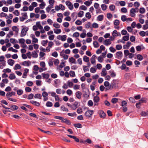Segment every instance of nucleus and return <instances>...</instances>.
Here are the masks:
<instances>
[{
  "mask_svg": "<svg viewBox=\"0 0 148 148\" xmlns=\"http://www.w3.org/2000/svg\"><path fill=\"white\" fill-rule=\"evenodd\" d=\"M84 14V12L82 11H80L77 14V16L79 17H82Z\"/></svg>",
  "mask_w": 148,
  "mask_h": 148,
  "instance_id": "obj_28",
  "label": "nucleus"
},
{
  "mask_svg": "<svg viewBox=\"0 0 148 148\" xmlns=\"http://www.w3.org/2000/svg\"><path fill=\"white\" fill-rule=\"evenodd\" d=\"M120 23V22L117 19L115 20L114 21V25L116 26H117L118 25H119ZM115 27L117 29H119V27Z\"/></svg>",
  "mask_w": 148,
  "mask_h": 148,
  "instance_id": "obj_17",
  "label": "nucleus"
},
{
  "mask_svg": "<svg viewBox=\"0 0 148 148\" xmlns=\"http://www.w3.org/2000/svg\"><path fill=\"white\" fill-rule=\"evenodd\" d=\"M45 5L46 4L44 2H42L39 5V8L41 9H43L44 8Z\"/></svg>",
  "mask_w": 148,
  "mask_h": 148,
  "instance_id": "obj_42",
  "label": "nucleus"
},
{
  "mask_svg": "<svg viewBox=\"0 0 148 148\" xmlns=\"http://www.w3.org/2000/svg\"><path fill=\"white\" fill-rule=\"evenodd\" d=\"M63 51H62L60 53V55L65 60H67L69 57V56L67 55H66L65 53H64Z\"/></svg>",
  "mask_w": 148,
  "mask_h": 148,
  "instance_id": "obj_18",
  "label": "nucleus"
},
{
  "mask_svg": "<svg viewBox=\"0 0 148 148\" xmlns=\"http://www.w3.org/2000/svg\"><path fill=\"white\" fill-rule=\"evenodd\" d=\"M138 8H132L130 11V15L132 17H134L136 15L135 13L138 12Z\"/></svg>",
  "mask_w": 148,
  "mask_h": 148,
  "instance_id": "obj_2",
  "label": "nucleus"
},
{
  "mask_svg": "<svg viewBox=\"0 0 148 148\" xmlns=\"http://www.w3.org/2000/svg\"><path fill=\"white\" fill-rule=\"evenodd\" d=\"M9 78L11 80H12L16 78V76L13 73H12L10 75Z\"/></svg>",
  "mask_w": 148,
  "mask_h": 148,
  "instance_id": "obj_31",
  "label": "nucleus"
},
{
  "mask_svg": "<svg viewBox=\"0 0 148 148\" xmlns=\"http://www.w3.org/2000/svg\"><path fill=\"white\" fill-rule=\"evenodd\" d=\"M67 84L68 86L70 88L72 87L73 85V82L69 81H67Z\"/></svg>",
  "mask_w": 148,
  "mask_h": 148,
  "instance_id": "obj_45",
  "label": "nucleus"
},
{
  "mask_svg": "<svg viewBox=\"0 0 148 148\" xmlns=\"http://www.w3.org/2000/svg\"><path fill=\"white\" fill-rule=\"evenodd\" d=\"M93 45H94V47L95 48H97L99 46V45L98 42L96 41H94L93 42Z\"/></svg>",
  "mask_w": 148,
  "mask_h": 148,
  "instance_id": "obj_47",
  "label": "nucleus"
},
{
  "mask_svg": "<svg viewBox=\"0 0 148 148\" xmlns=\"http://www.w3.org/2000/svg\"><path fill=\"white\" fill-rule=\"evenodd\" d=\"M31 62L29 60L25 61L23 62L21 64L24 66H29L31 65Z\"/></svg>",
  "mask_w": 148,
  "mask_h": 148,
  "instance_id": "obj_11",
  "label": "nucleus"
},
{
  "mask_svg": "<svg viewBox=\"0 0 148 148\" xmlns=\"http://www.w3.org/2000/svg\"><path fill=\"white\" fill-rule=\"evenodd\" d=\"M12 29L16 33H17L18 32V29L16 26H13L12 27Z\"/></svg>",
  "mask_w": 148,
  "mask_h": 148,
  "instance_id": "obj_39",
  "label": "nucleus"
},
{
  "mask_svg": "<svg viewBox=\"0 0 148 148\" xmlns=\"http://www.w3.org/2000/svg\"><path fill=\"white\" fill-rule=\"evenodd\" d=\"M134 5L136 7V8H138L140 6V3L137 1L135 2L134 3Z\"/></svg>",
  "mask_w": 148,
  "mask_h": 148,
  "instance_id": "obj_53",
  "label": "nucleus"
},
{
  "mask_svg": "<svg viewBox=\"0 0 148 148\" xmlns=\"http://www.w3.org/2000/svg\"><path fill=\"white\" fill-rule=\"evenodd\" d=\"M42 95L40 94L37 93L35 95L34 97L35 99H41L42 98Z\"/></svg>",
  "mask_w": 148,
  "mask_h": 148,
  "instance_id": "obj_27",
  "label": "nucleus"
},
{
  "mask_svg": "<svg viewBox=\"0 0 148 148\" xmlns=\"http://www.w3.org/2000/svg\"><path fill=\"white\" fill-rule=\"evenodd\" d=\"M98 114L99 115L100 117L102 118H104L106 116V114L104 111L102 110H99L98 111Z\"/></svg>",
  "mask_w": 148,
  "mask_h": 148,
  "instance_id": "obj_8",
  "label": "nucleus"
},
{
  "mask_svg": "<svg viewBox=\"0 0 148 148\" xmlns=\"http://www.w3.org/2000/svg\"><path fill=\"white\" fill-rule=\"evenodd\" d=\"M113 83L112 86H114L113 87V88H118V86L117 85H116V84H118V82L119 81L116 80H113Z\"/></svg>",
  "mask_w": 148,
  "mask_h": 148,
  "instance_id": "obj_23",
  "label": "nucleus"
},
{
  "mask_svg": "<svg viewBox=\"0 0 148 148\" xmlns=\"http://www.w3.org/2000/svg\"><path fill=\"white\" fill-rule=\"evenodd\" d=\"M109 8L111 11H113L114 10L115 7L114 5H110L109 7Z\"/></svg>",
  "mask_w": 148,
  "mask_h": 148,
  "instance_id": "obj_59",
  "label": "nucleus"
},
{
  "mask_svg": "<svg viewBox=\"0 0 148 148\" xmlns=\"http://www.w3.org/2000/svg\"><path fill=\"white\" fill-rule=\"evenodd\" d=\"M53 31L55 33L57 34H58L61 32V29L57 28L54 29Z\"/></svg>",
  "mask_w": 148,
  "mask_h": 148,
  "instance_id": "obj_25",
  "label": "nucleus"
},
{
  "mask_svg": "<svg viewBox=\"0 0 148 148\" xmlns=\"http://www.w3.org/2000/svg\"><path fill=\"white\" fill-rule=\"evenodd\" d=\"M15 92H10L7 93L6 94V96L8 99L11 101L16 102L17 100L15 99H13L10 98V97L15 95Z\"/></svg>",
  "mask_w": 148,
  "mask_h": 148,
  "instance_id": "obj_1",
  "label": "nucleus"
},
{
  "mask_svg": "<svg viewBox=\"0 0 148 148\" xmlns=\"http://www.w3.org/2000/svg\"><path fill=\"white\" fill-rule=\"evenodd\" d=\"M101 7L103 11H105L107 9V6L105 4H102L101 5Z\"/></svg>",
  "mask_w": 148,
  "mask_h": 148,
  "instance_id": "obj_37",
  "label": "nucleus"
},
{
  "mask_svg": "<svg viewBox=\"0 0 148 148\" xmlns=\"http://www.w3.org/2000/svg\"><path fill=\"white\" fill-rule=\"evenodd\" d=\"M85 16L86 18L88 19H90L91 17V15L90 12H88L86 13Z\"/></svg>",
  "mask_w": 148,
  "mask_h": 148,
  "instance_id": "obj_43",
  "label": "nucleus"
},
{
  "mask_svg": "<svg viewBox=\"0 0 148 148\" xmlns=\"http://www.w3.org/2000/svg\"><path fill=\"white\" fill-rule=\"evenodd\" d=\"M99 98L98 96H95L94 97L93 100L95 106H97L98 105V103L99 101Z\"/></svg>",
  "mask_w": 148,
  "mask_h": 148,
  "instance_id": "obj_13",
  "label": "nucleus"
},
{
  "mask_svg": "<svg viewBox=\"0 0 148 148\" xmlns=\"http://www.w3.org/2000/svg\"><path fill=\"white\" fill-rule=\"evenodd\" d=\"M27 13H24L22 14V16L20 18V20L21 21H23L25 19H27Z\"/></svg>",
  "mask_w": 148,
  "mask_h": 148,
  "instance_id": "obj_10",
  "label": "nucleus"
},
{
  "mask_svg": "<svg viewBox=\"0 0 148 148\" xmlns=\"http://www.w3.org/2000/svg\"><path fill=\"white\" fill-rule=\"evenodd\" d=\"M69 75L71 77H74L75 76V72L73 71H70L69 72Z\"/></svg>",
  "mask_w": 148,
  "mask_h": 148,
  "instance_id": "obj_40",
  "label": "nucleus"
},
{
  "mask_svg": "<svg viewBox=\"0 0 148 148\" xmlns=\"http://www.w3.org/2000/svg\"><path fill=\"white\" fill-rule=\"evenodd\" d=\"M59 61L58 59H55L53 62L55 65L57 66L59 63Z\"/></svg>",
  "mask_w": 148,
  "mask_h": 148,
  "instance_id": "obj_55",
  "label": "nucleus"
},
{
  "mask_svg": "<svg viewBox=\"0 0 148 148\" xmlns=\"http://www.w3.org/2000/svg\"><path fill=\"white\" fill-rule=\"evenodd\" d=\"M46 105L48 107H51L52 106L53 103L51 102L48 101L46 103Z\"/></svg>",
  "mask_w": 148,
  "mask_h": 148,
  "instance_id": "obj_46",
  "label": "nucleus"
},
{
  "mask_svg": "<svg viewBox=\"0 0 148 148\" xmlns=\"http://www.w3.org/2000/svg\"><path fill=\"white\" fill-rule=\"evenodd\" d=\"M140 114L142 116H146L148 115V111H143L141 112Z\"/></svg>",
  "mask_w": 148,
  "mask_h": 148,
  "instance_id": "obj_44",
  "label": "nucleus"
},
{
  "mask_svg": "<svg viewBox=\"0 0 148 148\" xmlns=\"http://www.w3.org/2000/svg\"><path fill=\"white\" fill-rule=\"evenodd\" d=\"M78 102L77 101H75L74 103L72 105V109L73 110H75L78 106Z\"/></svg>",
  "mask_w": 148,
  "mask_h": 148,
  "instance_id": "obj_15",
  "label": "nucleus"
},
{
  "mask_svg": "<svg viewBox=\"0 0 148 148\" xmlns=\"http://www.w3.org/2000/svg\"><path fill=\"white\" fill-rule=\"evenodd\" d=\"M66 38L67 36L66 35H63L62 36L59 35L57 37V38L58 39L61 40L62 41H65L66 40Z\"/></svg>",
  "mask_w": 148,
  "mask_h": 148,
  "instance_id": "obj_5",
  "label": "nucleus"
},
{
  "mask_svg": "<svg viewBox=\"0 0 148 148\" xmlns=\"http://www.w3.org/2000/svg\"><path fill=\"white\" fill-rule=\"evenodd\" d=\"M144 49V47L143 46H138L136 47V49L137 51H140L141 49Z\"/></svg>",
  "mask_w": 148,
  "mask_h": 148,
  "instance_id": "obj_32",
  "label": "nucleus"
},
{
  "mask_svg": "<svg viewBox=\"0 0 148 148\" xmlns=\"http://www.w3.org/2000/svg\"><path fill=\"white\" fill-rule=\"evenodd\" d=\"M8 50L9 51H12L15 53L18 52L17 50L14 49L12 47H10L8 49Z\"/></svg>",
  "mask_w": 148,
  "mask_h": 148,
  "instance_id": "obj_52",
  "label": "nucleus"
},
{
  "mask_svg": "<svg viewBox=\"0 0 148 148\" xmlns=\"http://www.w3.org/2000/svg\"><path fill=\"white\" fill-rule=\"evenodd\" d=\"M123 40L125 41H127L129 39V34H127V35L124 36L123 37Z\"/></svg>",
  "mask_w": 148,
  "mask_h": 148,
  "instance_id": "obj_29",
  "label": "nucleus"
},
{
  "mask_svg": "<svg viewBox=\"0 0 148 148\" xmlns=\"http://www.w3.org/2000/svg\"><path fill=\"white\" fill-rule=\"evenodd\" d=\"M61 108L63 111L68 112L69 111V110L67 108H65L63 106H61Z\"/></svg>",
  "mask_w": 148,
  "mask_h": 148,
  "instance_id": "obj_54",
  "label": "nucleus"
},
{
  "mask_svg": "<svg viewBox=\"0 0 148 148\" xmlns=\"http://www.w3.org/2000/svg\"><path fill=\"white\" fill-rule=\"evenodd\" d=\"M90 71L92 73H95L96 71V69L94 67H91L90 69Z\"/></svg>",
  "mask_w": 148,
  "mask_h": 148,
  "instance_id": "obj_60",
  "label": "nucleus"
},
{
  "mask_svg": "<svg viewBox=\"0 0 148 148\" xmlns=\"http://www.w3.org/2000/svg\"><path fill=\"white\" fill-rule=\"evenodd\" d=\"M5 57L3 56H0V64L1 66H5V65L6 61L5 60Z\"/></svg>",
  "mask_w": 148,
  "mask_h": 148,
  "instance_id": "obj_4",
  "label": "nucleus"
},
{
  "mask_svg": "<svg viewBox=\"0 0 148 148\" xmlns=\"http://www.w3.org/2000/svg\"><path fill=\"white\" fill-rule=\"evenodd\" d=\"M123 55V54L122 52L119 51L116 53L115 57L118 59H120L122 57Z\"/></svg>",
  "mask_w": 148,
  "mask_h": 148,
  "instance_id": "obj_9",
  "label": "nucleus"
},
{
  "mask_svg": "<svg viewBox=\"0 0 148 148\" xmlns=\"http://www.w3.org/2000/svg\"><path fill=\"white\" fill-rule=\"evenodd\" d=\"M53 27L56 28H59L60 27V25L58 23H53Z\"/></svg>",
  "mask_w": 148,
  "mask_h": 148,
  "instance_id": "obj_56",
  "label": "nucleus"
},
{
  "mask_svg": "<svg viewBox=\"0 0 148 148\" xmlns=\"http://www.w3.org/2000/svg\"><path fill=\"white\" fill-rule=\"evenodd\" d=\"M69 61L71 63L74 64H76V63L75 60L73 57H71L69 58Z\"/></svg>",
  "mask_w": 148,
  "mask_h": 148,
  "instance_id": "obj_24",
  "label": "nucleus"
},
{
  "mask_svg": "<svg viewBox=\"0 0 148 148\" xmlns=\"http://www.w3.org/2000/svg\"><path fill=\"white\" fill-rule=\"evenodd\" d=\"M48 42V41L47 40H44L42 41L41 44L43 46H45L46 45Z\"/></svg>",
  "mask_w": 148,
  "mask_h": 148,
  "instance_id": "obj_63",
  "label": "nucleus"
},
{
  "mask_svg": "<svg viewBox=\"0 0 148 148\" xmlns=\"http://www.w3.org/2000/svg\"><path fill=\"white\" fill-rule=\"evenodd\" d=\"M28 28H23L21 30V33L20 35L21 37H23L25 36L27 32V31L28 30Z\"/></svg>",
  "mask_w": 148,
  "mask_h": 148,
  "instance_id": "obj_6",
  "label": "nucleus"
},
{
  "mask_svg": "<svg viewBox=\"0 0 148 148\" xmlns=\"http://www.w3.org/2000/svg\"><path fill=\"white\" fill-rule=\"evenodd\" d=\"M137 59L140 61L142 60L143 59V56L140 54H138L137 55Z\"/></svg>",
  "mask_w": 148,
  "mask_h": 148,
  "instance_id": "obj_38",
  "label": "nucleus"
},
{
  "mask_svg": "<svg viewBox=\"0 0 148 148\" xmlns=\"http://www.w3.org/2000/svg\"><path fill=\"white\" fill-rule=\"evenodd\" d=\"M29 69H24V73L23 74L22 77L24 78H25L27 76V73L28 72Z\"/></svg>",
  "mask_w": 148,
  "mask_h": 148,
  "instance_id": "obj_21",
  "label": "nucleus"
},
{
  "mask_svg": "<svg viewBox=\"0 0 148 148\" xmlns=\"http://www.w3.org/2000/svg\"><path fill=\"white\" fill-rule=\"evenodd\" d=\"M1 16V17H6V18L8 19V16L7 14L4 12H2L0 14Z\"/></svg>",
  "mask_w": 148,
  "mask_h": 148,
  "instance_id": "obj_51",
  "label": "nucleus"
},
{
  "mask_svg": "<svg viewBox=\"0 0 148 148\" xmlns=\"http://www.w3.org/2000/svg\"><path fill=\"white\" fill-rule=\"evenodd\" d=\"M54 59L53 58L49 60V61L48 62V64L49 66H51L53 65V60Z\"/></svg>",
  "mask_w": 148,
  "mask_h": 148,
  "instance_id": "obj_41",
  "label": "nucleus"
},
{
  "mask_svg": "<svg viewBox=\"0 0 148 148\" xmlns=\"http://www.w3.org/2000/svg\"><path fill=\"white\" fill-rule=\"evenodd\" d=\"M79 36V34L78 32H75L73 35V36L74 37H78Z\"/></svg>",
  "mask_w": 148,
  "mask_h": 148,
  "instance_id": "obj_64",
  "label": "nucleus"
},
{
  "mask_svg": "<svg viewBox=\"0 0 148 148\" xmlns=\"http://www.w3.org/2000/svg\"><path fill=\"white\" fill-rule=\"evenodd\" d=\"M83 60L84 61L86 62H88L89 61V58L87 56H85L83 57Z\"/></svg>",
  "mask_w": 148,
  "mask_h": 148,
  "instance_id": "obj_30",
  "label": "nucleus"
},
{
  "mask_svg": "<svg viewBox=\"0 0 148 148\" xmlns=\"http://www.w3.org/2000/svg\"><path fill=\"white\" fill-rule=\"evenodd\" d=\"M21 67L20 65L18 64H16L15 65L14 68V70H17L21 69Z\"/></svg>",
  "mask_w": 148,
  "mask_h": 148,
  "instance_id": "obj_36",
  "label": "nucleus"
},
{
  "mask_svg": "<svg viewBox=\"0 0 148 148\" xmlns=\"http://www.w3.org/2000/svg\"><path fill=\"white\" fill-rule=\"evenodd\" d=\"M65 3L66 5L70 10H72L73 9V5L70 1H67Z\"/></svg>",
  "mask_w": 148,
  "mask_h": 148,
  "instance_id": "obj_7",
  "label": "nucleus"
},
{
  "mask_svg": "<svg viewBox=\"0 0 148 148\" xmlns=\"http://www.w3.org/2000/svg\"><path fill=\"white\" fill-rule=\"evenodd\" d=\"M118 99L116 98H112L111 100V102L113 103H115L118 102Z\"/></svg>",
  "mask_w": 148,
  "mask_h": 148,
  "instance_id": "obj_50",
  "label": "nucleus"
},
{
  "mask_svg": "<svg viewBox=\"0 0 148 148\" xmlns=\"http://www.w3.org/2000/svg\"><path fill=\"white\" fill-rule=\"evenodd\" d=\"M66 92L67 94L69 96L71 95L73 93L72 91L70 89L67 90Z\"/></svg>",
  "mask_w": 148,
  "mask_h": 148,
  "instance_id": "obj_62",
  "label": "nucleus"
},
{
  "mask_svg": "<svg viewBox=\"0 0 148 148\" xmlns=\"http://www.w3.org/2000/svg\"><path fill=\"white\" fill-rule=\"evenodd\" d=\"M15 63L14 61L12 59H9L8 61V63L11 66H13Z\"/></svg>",
  "mask_w": 148,
  "mask_h": 148,
  "instance_id": "obj_22",
  "label": "nucleus"
},
{
  "mask_svg": "<svg viewBox=\"0 0 148 148\" xmlns=\"http://www.w3.org/2000/svg\"><path fill=\"white\" fill-rule=\"evenodd\" d=\"M30 103L34 106H36L38 107L40 105V104L39 102L35 101H30Z\"/></svg>",
  "mask_w": 148,
  "mask_h": 148,
  "instance_id": "obj_19",
  "label": "nucleus"
},
{
  "mask_svg": "<svg viewBox=\"0 0 148 148\" xmlns=\"http://www.w3.org/2000/svg\"><path fill=\"white\" fill-rule=\"evenodd\" d=\"M145 9L143 8H141L139 10V12L140 13L143 14L145 12Z\"/></svg>",
  "mask_w": 148,
  "mask_h": 148,
  "instance_id": "obj_58",
  "label": "nucleus"
},
{
  "mask_svg": "<svg viewBox=\"0 0 148 148\" xmlns=\"http://www.w3.org/2000/svg\"><path fill=\"white\" fill-rule=\"evenodd\" d=\"M111 43V40L109 39H108L105 40L103 44L105 45L108 46L109 45H110Z\"/></svg>",
  "mask_w": 148,
  "mask_h": 148,
  "instance_id": "obj_20",
  "label": "nucleus"
},
{
  "mask_svg": "<svg viewBox=\"0 0 148 148\" xmlns=\"http://www.w3.org/2000/svg\"><path fill=\"white\" fill-rule=\"evenodd\" d=\"M30 37L32 38V42L36 43L38 42V39L35 37V35L34 34H31L30 35Z\"/></svg>",
  "mask_w": 148,
  "mask_h": 148,
  "instance_id": "obj_12",
  "label": "nucleus"
},
{
  "mask_svg": "<svg viewBox=\"0 0 148 148\" xmlns=\"http://www.w3.org/2000/svg\"><path fill=\"white\" fill-rule=\"evenodd\" d=\"M107 71L106 69L105 68H103L102 70V71L101 73V74L102 76H105L107 74Z\"/></svg>",
  "mask_w": 148,
  "mask_h": 148,
  "instance_id": "obj_16",
  "label": "nucleus"
},
{
  "mask_svg": "<svg viewBox=\"0 0 148 148\" xmlns=\"http://www.w3.org/2000/svg\"><path fill=\"white\" fill-rule=\"evenodd\" d=\"M32 57L34 58H37L38 56L37 53L35 51L32 52Z\"/></svg>",
  "mask_w": 148,
  "mask_h": 148,
  "instance_id": "obj_48",
  "label": "nucleus"
},
{
  "mask_svg": "<svg viewBox=\"0 0 148 148\" xmlns=\"http://www.w3.org/2000/svg\"><path fill=\"white\" fill-rule=\"evenodd\" d=\"M42 75L43 76L44 78L46 79H48L49 77V74L48 73H42Z\"/></svg>",
  "mask_w": 148,
  "mask_h": 148,
  "instance_id": "obj_34",
  "label": "nucleus"
},
{
  "mask_svg": "<svg viewBox=\"0 0 148 148\" xmlns=\"http://www.w3.org/2000/svg\"><path fill=\"white\" fill-rule=\"evenodd\" d=\"M61 121L62 123H64L68 125H70L71 124L70 121L66 119H64L63 120Z\"/></svg>",
  "mask_w": 148,
  "mask_h": 148,
  "instance_id": "obj_26",
  "label": "nucleus"
},
{
  "mask_svg": "<svg viewBox=\"0 0 148 148\" xmlns=\"http://www.w3.org/2000/svg\"><path fill=\"white\" fill-rule=\"evenodd\" d=\"M93 112V110H88L85 112V115L87 117L90 118L91 117Z\"/></svg>",
  "mask_w": 148,
  "mask_h": 148,
  "instance_id": "obj_3",
  "label": "nucleus"
},
{
  "mask_svg": "<svg viewBox=\"0 0 148 148\" xmlns=\"http://www.w3.org/2000/svg\"><path fill=\"white\" fill-rule=\"evenodd\" d=\"M64 66V63L63 62H62L60 63V65L58 67V69L61 70Z\"/></svg>",
  "mask_w": 148,
  "mask_h": 148,
  "instance_id": "obj_33",
  "label": "nucleus"
},
{
  "mask_svg": "<svg viewBox=\"0 0 148 148\" xmlns=\"http://www.w3.org/2000/svg\"><path fill=\"white\" fill-rule=\"evenodd\" d=\"M17 92L18 95H20L23 94V91L21 89H19L17 90Z\"/></svg>",
  "mask_w": 148,
  "mask_h": 148,
  "instance_id": "obj_61",
  "label": "nucleus"
},
{
  "mask_svg": "<svg viewBox=\"0 0 148 148\" xmlns=\"http://www.w3.org/2000/svg\"><path fill=\"white\" fill-rule=\"evenodd\" d=\"M104 16L103 15H99L97 17V19L99 21H102L103 18Z\"/></svg>",
  "mask_w": 148,
  "mask_h": 148,
  "instance_id": "obj_35",
  "label": "nucleus"
},
{
  "mask_svg": "<svg viewBox=\"0 0 148 148\" xmlns=\"http://www.w3.org/2000/svg\"><path fill=\"white\" fill-rule=\"evenodd\" d=\"M82 95V93L79 91H77L75 93V95L76 98L78 99H80L81 98Z\"/></svg>",
  "mask_w": 148,
  "mask_h": 148,
  "instance_id": "obj_14",
  "label": "nucleus"
},
{
  "mask_svg": "<svg viewBox=\"0 0 148 148\" xmlns=\"http://www.w3.org/2000/svg\"><path fill=\"white\" fill-rule=\"evenodd\" d=\"M40 66L43 68H45V63L44 62L42 61L40 63Z\"/></svg>",
  "mask_w": 148,
  "mask_h": 148,
  "instance_id": "obj_49",
  "label": "nucleus"
},
{
  "mask_svg": "<svg viewBox=\"0 0 148 148\" xmlns=\"http://www.w3.org/2000/svg\"><path fill=\"white\" fill-rule=\"evenodd\" d=\"M127 17L126 16L123 15L121 17V19L123 22L126 21L127 20Z\"/></svg>",
  "mask_w": 148,
  "mask_h": 148,
  "instance_id": "obj_57",
  "label": "nucleus"
}]
</instances>
